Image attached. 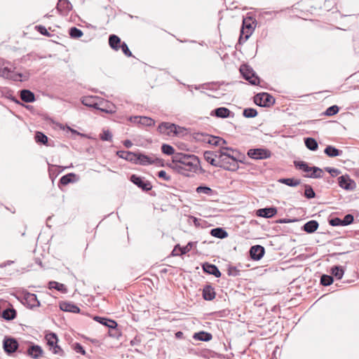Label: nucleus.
Returning a JSON list of instances; mask_svg holds the SVG:
<instances>
[{"mask_svg":"<svg viewBox=\"0 0 359 359\" xmlns=\"http://www.w3.org/2000/svg\"><path fill=\"white\" fill-rule=\"evenodd\" d=\"M170 167L177 172L189 177L199 169L200 161L195 155L176 153L172 156V161Z\"/></svg>","mask_w":359,"mask_h":359,"instance_id":"1","label":"nucleus"},{"mask_svg":"<svg viewBox=\"0 0 359 359\" xmlns=\"http://www.w3.org/2000/svg\"><path fill=\"white\" fill-rule=\"evenodd\" d=\"M254 102L260 107H269L274 104L275 99L267 93H262L254 97Z\"/></svg>","mask_w":359,"mask_h":359,"instance_id":"2","label":"nucleus"},{"mask_svg":"<svg viewBox=\"0 0 359 359\" xmlns=\"http://www.w3.org/2000/svg\"><path fill=\"white\" fill-rule=\"evenodd\" d=\"M45 339L47 341V344L50 346V349H53L54 354H58L60 355H64V351L57 345L58 339L56 334L53 332L46 334Z\"/></svg>","mask_w":359,"mask_h":359,"instance_id":"3","label":"nucleus"},{"mask_svg":"<svg viewBox=\"0 0 359 359\" xmlns=\"http://www.w3.org/2000/svg\"><path fill=\"white\" fill-rule=\"evenodd\" d=\"M240 72L245 78L252 85H257L259 82V79L251 67L248 65H243L240 67Z\"/></svg>","mask_w":359,"mask_h":359,"instance_id":"4","label":"nucleus"},{"mask_svg":"<svg viewBox=\"0 0 359 359\" xmlns=\"http://www.w3.org/2000/svg\"><path fill=\"white\" fill-rule=\"evenodd\" d=\"M82 103H83V104H84L86 106L93 107L94 109L100 110L102 111H104L108 114H112V113L115 112L114 106L111 105V107H101L100 104L94 102L93 98L91 97H83L82 100Z\"/></svg>","mask_w":359,"mask_h":359,"instance_id":"5","label":"nucleus"},{"mask_svg":"<svg viewBox=\"0 0 359 359\" xmlns=\"http://www.w3.org/2000/svg\"><path fill=\"white\" fill-rule=\"evenodd\" d=\"M135 163H139L142 165H147L151 164H161L162 159L154 156H149L142 154H136Z\"/></svg>","mask_w":359,"mask_h":359,"instance_id":"6","label":"nucleus"},{"mask_svg":"<svg viewBox=\"0 0 359 359\" xmlns=\"http://www.w3.org/2000/svg\"><path fill=\"white\" fill-rule=\"evenodd\" d=\"M248 156L253 159H266L271 157V153L266 149H250L248 151Z\"/></svg>","mask_w":359,"mask_h":359,"instance_id":"7","label":"nucleus"},{"mask_svg":"<svg viewBox=\"0 0 359 359\" xmlns=\"http://www.w3.org/2000/svg\"><path fill=\"white\" fill-rule=\"evenodd\" d=\"M23 304H26L30 309L39 307L40 306V302L38 300L36 295L30 292H26L24 294Z\"/></svg>","mask_w":359,"mask_h":359,"instance_id":"8","label":"nucleus"},{"mask_svg":"<svg viewBox=\"0 0 359 359\" xmlns=\"http://www.w3.org/2000/svg\"><path fill=\"white\" fill-rule=\"evenodd\" d=\"M130 181L144 191H149L152 188L149 181H144L142 177L135 175H131Z\"/></svg>","mask_w":359,"mask_h":359,"instance_id":"9","label":"nucleus"},{"mask_svg":"<svg viewBox=\"0 0 359 359\" xmlns=\"http://www.w3.org/2000/svg\"><path fill=\"white\" fill-rule=\"evenodd\" d=\"M175 129L176 125L168 122H163L158 127L160 133L168 136H174V130Z\"/></svg>","mask_w":359,"mask_h":359,"instance_id":"10","label":"nucleus"},{"mask_svg":"<svg viewBox=\"0 0 359 359\" xmlns=\"http://www.w3.org/2000/svg\"><path fill=\"white\" fill-rule=\"evenodd\" d=\"M338 183L340 187L346 190H353L355 187L353 180L348 175H342L338 178Z\"/></svg>","mask_w":359,"mask_h":359,"instance_id":"11","label":"nucleus"},{"mask_svg":"<svg viewBox=\"0 0 359 359\" xmlns=\"http://www.w3.org/2000/svg\"><path fill=\"white\" fill-rule=\"evenodd\" d=\"M196 138L198 140L206 142L212 145H218L220 141H223L224 143V140L223 139H219L217 137H214L203 133H196Z\"/></svg>","mask_w":359,"mask_h":359,"instance_id":"12","label":"nucleus"},{"mask_svg":"<svg viewBox=\"0 0 359 359\" xmlns=\"http://www.w3.org/2000/svg\"><path fill=\"white\" fill-rule=\"evenodd\" d=\"M3 345L5 352L8 354L14 353L18 348V343L13 338L5 339Z\"/></svg>","mask_w":359,"mask_h":359,"instance_id":"13","label":"nucleus"},{"mask_svg":"<svg viewBox=\"0 0 359 359\" xmlns=\"http://www.w3.org/2000/svg\"><path fill=\"white\" fill-rule=\"evenodd\" d=\"M227 150H229V148L226 147V170L235 171L238 168V161L228 154Z\"/></svg>","mask_w":359,"mask_h":359,"instance_id":"14","label":"nucleus"},{"mask_svg":"<svg viewBox=\"0 0 359 359\" xmlns=\"http://www.w3.org/2000/svg\"><path fill=\"white\" fill-rule=\"evenodd\" d=\"M264 248L257 245L251 247L250 250V257L254 260H259L264 255Z\"/></svg>","mask_w":359,"mask_h":359,"instance_id":"15","label":"nucleus"},{"mask_svg":"<svg viewBox=\"0 0 359 359\" xmlns=\"http://www.w3.org/2000/svg\"><path fill=\"white\" fill-rule=\"evenodd\" d=\"M27 353L32 358L39 359L42 357L43 351L40 346L32 344L27 348Z\"/></svg>","mask_w":359,"mask_h":359,"instance_id":"16","label":"nucleus"},{"mask_svg":"<svg viewBox=\"0 0 359 359\" xmlns=\"http://www.w3.org/2000/svg\"><path fill=\"white\" fill-rule=\"evenodd\" d=\"M56 8L60 13L67 14L72 9V6L68 0H59Z\"/></svg>","mask_w":359,"mask_h":359,"instance_id":"17","label":"nucleus"},{"mask_svg":"<svg viewBox=\"0 0 359 359\" xmlns=\"http://www.w3.org/2000/svg\"><path fill=\"white\" fill-rule=\"evenodd\" d=\"M60 308L62 311L67 312H72L74 313H79L80 312V309L74 304L62 302L60 304Z\"/></svg>","mask_w":359,"mask_h":359,"instance_id":"18","label":"nucleus"},{"mask_svg":"<svg viewBox=\"0 0 359 359\" xmlns=\"http://www.w3.org/2000/svg\"><path fill=\"white\" fill-rule=\"evenodd\" d=\"M203 269L204 272L208 274L214 275L215 277L221 276V272L219 271L217 267L214 264L205 263L203 264Z\"/></svg>","mask_w":359,"mask_h":359,"instance_id":"19","label":"nucleus"},{"mask_svg":"<svg viewBox=\"0 0 359 359\" xmlns=\"http://www.w3.org/2000/svg\"><path fill=\"white\" fill-rule=\"evenodd\" d=\"M277 212L275 208H266L257 210V215L259 217L270 218L274 216Z\"/></svg>","mask_w":359,"mask_h":359,"instance_id":"20","label":"nucleus"},{"mask_svg":"<svg viewBox=\"0 0 359 359\" xmlns=\"http://www.w3.org/2000/svg\"><path fill=\"white\" fill-rule=\"evenodd\" d=\"M94 320L109 328L114 329L117 327L116 322L113 320H109L100 316H95Z\"/></svg>","mask_w":359,"mask_h":359,"instance_id":"21","label":"nucleus"},{"mask_svg":"<svg viewBox=\"0 0 359 359\" xmlns=\"http://www.w3.org/2000/svg\"><path fill=\"white\" fill-rule=\"evenodd\" d=\"M20 98L25 102H33L35 100L34 94L29 90H22L20 91Z\"/></svg>","mask_w":359,"mask_h":359,"instance_id":"22","label":"nucleus"},{"mask_svg":"<svg viewBox=\"0 0 359 359\" xmlns=\"http://www.w3.org/2000/svg\"><path fill=\"white\" fill-rule=\"evenodd\" d=\"M121 43L122 42L121 41V39L118 36L115 34H111L109 36V44L112 49L118 50L121 46Z\"/></svg>","mask_w":359,"mask_h":359,"instance_id":"23","label":"nucleus"},{"mask_svg":"<svg viewBox=\"0 0 359 359\" xmlns=\"http://www.w3.org/2000/svg\"><path fill=\"white\" fill-rule=\"evenodd\" d=\"M117 155L121 158L126 159L127 161L135 163L136 154L133 152L126 151H117Z\"/></svg>","mask_w":359,"mask_h":359,"instance_id":"24","label":"nucleus"},{"mask_svg":"<svg viewBox=\"0 0 359 359\" xmlns=\"http://www.w3.org/2000/svg\"><path fill=\"white\" fill-rule=\"evenodd\" d=\"M318 227V223L316 220H311V221L306 222L304 225L303 229L306 232H307L309 233H313L314 231H316L317 230Z\"/></svg>","mask_w":359,"mask_h":359,"instance_id":"25","label":"nucleus"},{"mask_svg":"<svg viewBox=\"0 0 359 359\" xmlns=\"http://www.w3.org/2000/svg\"><path fill=\"white\" fill-rule=\"evenodd\" d=\"M214 289L210 285H206L203 290V297L205 300H212L215 298Z\"/></svg>","mask_w":359,"mask_h":359,"instance_id":"26","label":"nucleus"},{"mask_svg":"<svg viewBox=\"0 0 359 359\" xmlns=\"http://www.w3.org/2000/svg\"><path fill=\"white\" fill-rule=\"evenodd\" d=\"M278 182L289 187H297L301 183L300 180L294 178H280Z\"/></svg>","mask_w":359,"mask_h":359,"instance_id":"27","label":"nucleus"},{"mask_svg":"<svg viewBox=\"0 0 359 359\" xmlns=\"http://www.w3.org/2000/svg\"><path fill=\"white\" fill-rule=\"evenodd\" d=\"M8 62L5 60L0 59V76L6 78L10 74V69L7 66Z\"/></svg>","mask_w":359,"mask_h":359,"instance_id":"28","label":"nucleus"},{"mask_svg":"<svg viewBox=\"0 0 359 359\" xmlns=\"http://www.w3.org/2000/svg\"><path fill=\"white\" fill-rule=\"evenodd\" d=\"M194 339L203 341H208L212 339V334L205 332H200L194 334Z\"/></svg>","mask_w":359,"mask_h":359,"instance_id":"29","label":"nucleus"},{"mask_svg":"<svg viewBox=\"0 0 359 359\" xmlns=\"http://www.w3.org/2000/svg\"><path fill=\"white\" fill-rule=\"evenodd\" d=\"M324 152L326 155H327L330 157H336L339 156L342 151L332 146H327L325 149Z\"/></svg>","mask_w":359,"mask_h":359,"instance_id":"30","label":"nucleus"},{"mask_svg":"<svg viewBox=\"0 0 359 359\" xmlns=\"http://www.w3.org/2000/svg\"><path fill=\"white\" fill-rule=\"evenodd\" d=\"M306 147L311 151L317 150L318 145L316 140L312 137H307L304 140Z\"/></svg>","mask_w":359,"mask_h":359,"instance_id":"31","label":"nucleus"},{"mask_svg":"<svg viewBox=\"0 0 359 359\" xmlns=\"http://www.w3.org/2000/svg\"><path fill=\"white\" fill-rule=\"evenodd\" d=\"M331 273L333 276H334L337 279H341L344 273V270L341 266H334L331 269Z\"/></svg>","mask_w":359,"mask_h":359,"instance_id":"32","label":"nucleus"},{"mask_svg":"<svg viewBox=\"0 0 359 359\" xmlns=\"http://www.w3.org/2000/svg\"><path fill=\"white\" fill-rule=\"evenodd\" d=\"M16 316V311L13 309H6L2 313V317L8 320H13Z\"/></svg>","mask_w":359,"mask_h":359,"instance_id":"33","label":"nucleus"},{"mask_svg":"<svg viewBox=\"0 0 359 359\" xmlns=\"http://www.w3.org/2000/svg\"><path fill=\"white\" fill-rule=\"evenodd\" d=\"M311 172L309 175H307V177L311 178H320L323 177V170L318 167H312Z\"/></svg>","mask_w":359,"mask_h":359,"instance_id":"34","label":"nucleus"},{"mask_svg":"<svg viewBox=\"0 0 359 359\" xmlns=\"http://www.w3.org/2000/svg\"><path fill=\"white\" fill-rule=\"evenodd\" d=\"M35 140L37 143L46 144L48 142V137L41 132H36L35 135Z\"/></svg>","mask_w":359,"mask_h":359,"instance_id":"35","label":"nucleus"},{"mask_svg":"<svg viewBox=\"0 0 359 359\" xmlns=\"http://www.w3.org/2000/svg\"><path fill=\"white\" fill-rule=\"evenodd\" d=\"M210 234L216 238H224V229L223 228H215L211 230Z\"/></svg>","mask_w":359,"mask_h":359,"instance_id":"36","label":"nucleus"},{"mask_svg":"<svg viewBox=\"0 0 359 359\" xmlns=\"http://www.w3.org/2000/svg\"><path fill=\"white\" fill-rule=\"evenodd\" d=\"M139 119L140 124L142 126H151L155 123L154 121L152 118L147 116H140V118Z\"/></svg>","mask_w":359,"mask_h":359,"instance_id":"37","label":"nucleus"},{"mask_svg":"<svg viewBox=\"0 0 359 359\" xmlns=\"http://www.w3.org/2000/svg\"><path fill=\"white\" fill-rule=\"evenodd\" d=\"M83 32L74 27H72L70 29H69V35L71 36L72 38H74V39H78V38H80L81 36H83Z\"/></svg>","mask_w":359,"mask_h":359,"instance_id":"38","label":"nucleus"},{"mask_svg":"<svg viewBox=\"0 0 359 359\" xmlns=\"http://www.w3.org/2000/svg\"><path fill=\"white\" fill-rule=\"evenodd\" d=\"M161 151L163 154H167V155H175V149L174 148L169 145V144H163L162 146H161Z\"/></svg>","mask_w":359,"mask_h":359,"instance_id":"39","label":"nucleus"},{"mask_svg":"<svg viewBox=\"0 0 359 359\" xmlns=\"http://www.w3.org/2000/svg\"><path fill=\"white\" fill-rule=\"evenodd\" d=\"M22 74L15 73L11 69L10 74H9V75H8V76H6V79H11L15 81H22Z\"/></svg>","mask_w":359,"mask_h":359,"instance_id":"40","label":"nucleus"},{"mask_svg":"<svg viewBox=\"0 0 359 359\" xmlns=\"http://www.w3.org/2000/svg\"><path fill=\"white\" fill-rule=\"evenodd\" d=\"M333 283V277L328 275H323L320 278V283L323 285L328 286Z\"/></svg>","mask_w":359,"mask_h":359,"instance_id":"41","label":"nucleus"},{"mask_svg":"<svg viewBox=\"0 0 359 359\" xmlns=\"http://www.w3.org/2000/svg\"><path fill=\"white\" fill-rule=\"evenodd\" d=\"M204 157L206 161L212 165H217V160L214 158V154L211 151H205L204 153Z\"/></svg>","mask_w":359,"mask_h":359,"instance_id":"42","label":"nucleus"},{"mask_svg":"<svg viewBox=\"0 0 359 359\" xmlns=\"http://www.w3.org/2000/svg\"><path fill=\"white\" fill-rule=\"evenodd\" d=\"M257 115V111L253 108H247L243 111V116L246 118H254Z\"/></svg>","mask_w":359,"mask_h":359,"instance_id":"43","label":"nucleus"},{"mask_svg":"<svg viewBox=\"0 0 359 359\" xmlns=\"http://www.w3.org/2000/svg\"><path fill=\"white\" fill-rule=\"evenodd\" d=\"M339 109L337 105H333L328 107L324 114L327 116H331L337 114L339 112Z\"/></svg>","mask_w":359,"mask_h":359,"instance_id":"44","label":"nucleus"},{"mask_svg":"<svg viewBox=\"0 0 359 359\" xmlns=\"http://www.w3.org/2000/svg\"><path fill=\"white\" fill-rule=\"evenodd\" d=\"M74 176H75V174H74V173H69V174L65 175L60 178V182L62 184L67 185L69 183L72 182V177H74Z\"/></svg>","mask_w":359,"mask_h":359,"instance_id":"45","label":"nucleus"},{"mask_svg":"<svg viewBox=\"0 0 359 359\" xmlns=\"http://www.w3.org/2000/svg\"><path fill=\"white\" fill-rule=\"evenodd\" d=\"M304 196L309 199L316 196V194L310 185H305Z\"/></svg>","mask_w":359,"mask_h":359,"instance_id":"46","label":"nucleus"},{"mask_svg":"<svg viewBox=\"0 0 359 359\" xmlns=\"http://www.w3.org/2000/svg\"><path fill=\"white\" fill-rule=\"evenodd\" d=\"M49 288H54L58 291H63L65 290V285L55 281L49 282Z\"/></svg>","mask_w":359,"mask_h":359,"instance_id":"47","label":"nucleus"},{"mask_svg":"<svg viewBox=\"0 0 359 359\" xmlns=\"http://www.w3.org/2000/svg\"><path fill=\"white\" fill-rule=\"evenodd\" d=\"M296 166L299 168L300 170H302L303 171L306 172H311V168L312 167H309L305 162L304 161H300V162H298L297 164H296Z\"/></svg>","mask_w":359,"mask_h":359,"instance_id":"48","label":"nucleus"},{"mask_svg":"<svg viewBox=\"0 0 359 359\" xmlns=\"http://www.w3.org/2000/svg\"><path fill=\"white\" fill-rule=\"evenodd\" d=\"M187 134V129L176 125V129L174 130V135L182 137Z\"/></svg>","mask_w":359,"mask_h":359,"instance_id":"49","label":"nucleus"},{"mask_svg":"<svg viewBox=\"0 0 359 359\" xmlns=\"http://www.w3.org/2000/svg\"><path fill=\"white\" fill-rule=\"evenodd\" d=\"M100 139L102 141L111 142L112 140V134L109 130H104L100 135Z\"/></svg>","mask_w":359,"mask_h":359,"instance_id":"50","label":"nucleus"},{"mask_svg":"<svg viewBox=\"0 0 359 359\" xmlns=\"http://www.w3.org/2000/svg\"><path fill=\"white\" fill-rule=\"evenodd\" d=\"M229 276H238L241 274V270L237 266H230L228 269Z\"/></svg>","mask_w":359,"mask_h":359,"instance_id":"51","label":"nucleus"},{"mask_svg":"<svg viewBox=\"0 0 359 359\" xmlns=\"http://www.w3.org/2000/svg\"><path fill=\"white\" fill-rule=\"evenodd\" d=\"M353 216L352 215L348 214L346 215L342 221V226H346L351 224L353 222Z\"/></svg>","mask_w":359,"mask_h":359,"instance_id":"52","label":"nucleus"},{"mask_svg":"<svg viewBox=\"0 0 359 359\" xmlns=\"http://www.w3.org/2000/svg\"><path fill=\"white\" fill-rule=\"evenodd\" d=\"M120 48H121L123 53L127 56V57H131L132 53L129 50L128 45L125 42H122L121 44Z\"/></svg>","mask_w":359,"mask_h":359,"instance_id":"53","label":"nucleus"},{"mask_svg":"<svg viewBox=\"0 0 359 359\" xmlns=\"http://www.w3.org/2000/svg\"><path fill=\"white\" fill-rule=\"evenodd\" d=\"M212 191L211 189L208 187H198L196 189V192L198 194H210Z\"/></svg>","mask_w":359,"mask_h":359,"instance_id":"54","label":"nucleus"},{"mask_svg":"<svg viewBox=\"0 0 359 359\" xmlns=\"http://www.w3.org/2000/svg\"><path fill=\"white\" fill-rule=\"evenodd\" d=\"M329 223L330 225L333 226H342V221L341 219L338 218V217H334V218H332L331 219L330 221H329Z\"/></svg>","mask_w":359,"mask_h":359,"instance_id":"55","label":"nucleus"},{"mask_svg":"<svg viewBox=\"0 0 359 359\" xmlns=\"http://www.w3.org/2000/svg\"><path fill=\"white\" fill-rule=\"evenodd\" d=\"M192 246L193 243L189 242L186 246L183 247L182 248H180L181 255H184L189 252L191 250Z\"/></svg>","mask_w":359,"mask_h":359,"instance_id":"56","label":"nucleus"},{"mask_svg":"<svg viewBox=\"0 0 359 359\" xmlns=\"http://www.w3.org/2000/svg\"><path fill=\"white\" fill-rule=\"evenodd\" d=\"M325 170L327 172H328L329 173H330V175L332 177L337 176L339 174H340L339 170H338L337 168H332L327 167V168H325Z\"/></svg>","mask_w":359,"mask_h":359,"instance_id":"57","label":"nucleus"},{"mask_svg":"<svg viewBox=\"0 0 359 359\" xmlns=\"http://www.w3.org/2000/svg\"><path fill=\"white\" fill-rule=\"evenodd\" d=\"M158 176L160 178H163L165 181H170L171 180L170 176L168 175L165 170H160L158 172Z\"/></svg>","mask_w":359,"mask_h":359,"instance_id":"58","label":"nucleus"},{"mask_svg":"<svg viewBox=\"0 0 359 359\" xmlns=\"http://www.w3.org/2000/svg\"><path fill=\"white\" fill-rule=\"evenodd\" d=\"M215 114L217 117L224 118V107H219L215 109Z\"/></svg>","mask_w":359,"mask_h":359,"instance_id":"59","label":"nucleus"},{"mask_svg":"<svg viewBox=\"0 0 359 359\" xmlns=\"http://www.w3.org/2000/svg\"><path fill=\"white\" fill-rule=\"evenodd\" d=\"M37 30L44 36H49V33L48 32L46 28L42 25H39L36 27Z\"/></svg>","mask_w":359,"mask_h":359,"instance_id":"60","label":"nucleus"},{"mask_svg":"<svg viewBox=\"0 0 359 359\" xmlns=\"http://www.w3.org/2000/svg\"><path fill=\"white\" fill-rule=\"evenodd\" d=\"M74 350H75L76 352L80 353L82 355H85L86 354V351H85L84 348H83V346L80 344H76L75 347H74Z\"/></svg>","mask_w":359,"mask_h":359,"instance_id":"61","label":"nucleus"},{"mask_svg":"<svg viewBox=\"0 0 359 359\" xmlns=\"http://www.w3.org/2000/svg\"><path fill=\"white\" fill-rule=\"evenodd\" d=\"M243 25L245 26L246 28L248 29V33L245 36V39H248L249 36L252 34V27L250 24L248 25L245 20L243 21Z\"/></svg>","mask_w":359,"mask_h":359,"instance_id":"62","label":"nucleus"},{"mask_svg":"<svg viewBox=\"0 0 359 359\" xmlns=\"http://www.w3.org/2000/svg\"><path fill=\"white\" fill-rule=\"evenodd\" d=\"M139 118H140V116H131V117H130L129 121L130 122L140 124Z\"/></svg>","mask_w":359,"mask_h":359,"instance_id":"63","label":"nucleus"},{"mask_svg":"<svg viewBox=\"0 0 359 359\" xmlns=\"http://www.w3.org/2000/svg\"><path fill=\"white\" fill-rule=\"evenodd\" d=\"M123 145L126 147V148H130L132 146H133V143L130 140H126L123 142Z\"/></svg>","mask_w":359,"mask_h":359,"instance_id":"64","label":"nucleus"}]
</instances>
